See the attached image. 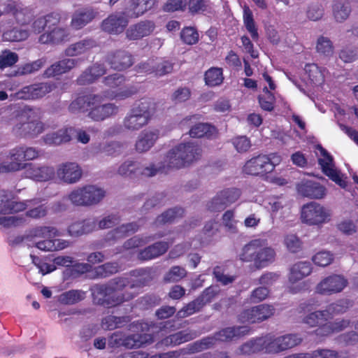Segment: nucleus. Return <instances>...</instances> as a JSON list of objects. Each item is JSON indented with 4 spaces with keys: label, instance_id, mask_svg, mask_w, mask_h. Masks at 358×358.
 Instances as JSON below:
<instances>
[{
    "label": "nucleus",
    "instance_id": "3c124183",
    "mask_svg": "<svg viewBox=\"0 0 358 358\" xmlns=\"http://www.w3.org/2000/svg\"><path fill=\"white\" fill-rule=\"evenodd\" d=\"M243 23L247 31L250 34L253 40H257L259 38L257 28L253 17V14L250 8L245 6L243 8Z\"/></svg>",
    "mask_w": 358,
    "mask_h": 358
},
{
    "label": "nucleus",
    "instance_id": "9b49d317",
    "mask_svg": "<svg viewBox=\"0 0 358 358\" xmlns=\"http://www.w3.org/2000/svg\"><path fill=\"white\" fill-rule=\"evenodd\" d=\"M241 194V190L234 187L221 190L207 203V208L213 212L222 211L236 202Z\"/></svg>",
    "mask_w": 358,
    "mask_h": 358
},
{
    "label": "nucleus",
    "instance_id": "09e8293b",
    "mask_svg": "<svg viewBox=\"0 0 358 358\" xmlns=\"http://www.w3.org/2000/svg\"><path fill=\"white\" fill-rule=\"evenodd\" d=\"M216 132L215 127L206 123H199L193 126L189 131V136L192 138H210Z\"/></svg>",
    "mask_w": 358,
    "mask_h": 358
},
{
    "label": "nucleus",
    "instance_id": "69168bd1",
    "mask_svg": "<svg viewBox=\"0 0 358 358\" xmlns=\"http://www.w3.org/2000/svg\"><path fill=\"white\" fill-rule=\"evenodd\" d=\"M29 36V31L26 29L14 28L6 31L3 38L9 41H21L27 39Z\"/></svg>",
    "mask_w": 358,
    "mask_h": 358
},
{
    "label": "nucleus",
    "instance_id": "f3484780",
    "mask_svg": "<svg viewBox=\"0 0 358 358\" xmlns=\"http://www.w3.org/2000/svg\"><path fill=\"white\" fill-rule=\"evenodd\" d=\"M312 272L311 265L308 262H300L294 264L290 269L289 282L292 284L289 287V292L295 294L300 292L305 287L303 282H300L296 286L294 285L303 278L310 275Z\"/></svg>",
    "mask_w": 358,
    "mask_h": 358
},
{
    "label": "nucleus",
    "instance_id": "cd10ccee",
    "mask_svg": "<svg viewBox=\"0 0 358 358\" xmlns=\"http://www.w3.org/2000/svg\"><path fill=\"white\" fill-rule=\"evenodd\" d=\"M78 63L79 59H63L55 62L47 68L43 72V76L45 78H50L61 76L74 69L78 66Z\"/></svg>",
    "mask_w": 358,
    "mask_h": 358
},
{
    "label": "nucleus",
    "instance_id": "7ed1b4c3",
    "mask_svg": "<svg viewBox=\"0 0 358 358\" xmlns=\"http://www.w3.org/2000/svg\"><path fill=\"white\" fill-rule=\"evenodd\" d=\"M241 261L252 262L256 268H262L273 263L275 258L273 248L266 239H255L246 244L239 254Z\"/></svg>",
    "mask_w": 358,
    "mask_h": 358
},
{
    "label": "nucleus",
    "instance_id": "c03bdc74",
    "mask_svg": "<svg viewBox=\"0 0 358 358\" xmlns=\"http://www.w3.org/2000/svg\"><path fill=\"white\" fill-rule=\"evenodd\" d=\"M185 210L180 207L170 208L159 215L154 224L157 227L166 223L173 222L184 215Z\"/></svg>",
    "mask_w": 358,
    "mask_h": 358
},
{
    "label": "nucleus",
    "instance_id": "393cba45",
    "mask_svg": "<svg viewBox=\"0 0 358 358\" xmlns=\"http://www.w3.org/2000/svg\"><path fill=\"white\" fill-rule=\"evenodd\" d=\"M268 162L267 155H258L246 162L243 166V172L252 176L271 173V166Z\"/></svg>",
    "mask_w": 358,
    "mask_h": 358
},
{
    "label": "nucleus",
    "instance_id": "f8f14e48",
    "mask_svg": "<svg viewBox=\"0 0 358 358\" xmlns=\"http://www.w3.org/2000/svg\"><path fill=\"white\" fill-rule=\"evenodd\" d=\"M348 280L342 275L333 274L323 278L315 287L317 294L330 296L341 292L348 285Z\"/></svg>",
    "mask_w": 358,
    "mask_h": 358
},
{
    "label": "nucleus",
    "instance_id": "774afa93",
    "mask_svg": "<svg viewBox=\"0 0 358 358\" xmlns=\"http://www.w3.org/2000/svg\"><path fill=\"white\" fill-rule=\"evenodd\" d=\"M187 275L186 270L179 266H173L166 274L164 280L166 282H178Z\"/></svg>",
    "mask_w": 358,
    "mask_h": 358
},
{
    "label": "nucleus",
    "instance_id": "2eb2a0df",
    "mask_svg": "<svg viewBox=\"0 0 358 358\" xmlns=\"http://www.w3.org/2000/svg\"><path fill=\"white\" fill-rule=\"evenodd\" d=\"M329 216L328 211L322 206L315 202L304 205L301 210V220L309 225L325 222Z\"/></svg>",
    "mask_w": 358,
    "mask_h": 358
},
{
    "label": "nucleus",
    "instance_id": "4c0bfd02",
    "mask_svg": "<svg viewBox=\"0 0 358 358\" xmlns=\"http://www.w3.org/2000/svg\"><path fill=\"white\" fill-rule=\"evenodd\" d=\"M169 246V243L164 241L157 242L143 250H141L138 255V257L141 260H150L157 258L164 254Z\"/></svg>",
    "mask_w": 358,
    "mask_h": 358
},
{
    "label": "nucleus",
    "instance_id": "f704fd0d",
    "mask_svg": "<svg viewBox=\"0 0 358 358\" xmlns=\"http://www.w3.org/2000/svg\"><path fill=\"white\" fill-rule=\"evenodd\" d=\"M249 328L246 326L226 327L216 332L213 336L215 343L217 341L228 342L247 334Z\"/></svg>",
    "mask_w": 358,
    "mask_h": 358
},
{
    "label": "nucleus",
    "instance_id": "b1692460",
    "mask_svg": "<svg viewBox=\"0 0 358 358\" xmlns=\"http://www.w3.org/2000/svg\"><path fill=\"white\" fill-rule=\"evenodd\" d=\"M118 113L119 107L113 103H98L92 106L87 116L94 121L101 122L117 115Z\"/></svg>",
    "mask_w": 358,
    "mask_h": 358
},
{
    "label": "nucleus",
    "instance_id": "0eeeda50",
    "mask_svg": "<svg viewBox=\"0 0 358 358\" xmlns=\"http://www.w3.org/2000/svg\"><path fill=\"white\" fill-rule=\"evenodd\" d=\"M264 349L268 354H278L299 345L302 339L297 334L276 336L268 334L262 336Z\"/></svg>",
    "mask_w": 358,
    "mask_h": 358
},
{
    "label": "nucleus",
    "instance_id": "338daca9",
    "mask_svg": "<svg viewBox=\"0 0 358 358\" xmlns=\"http://www.w3.org/2000/svg\"><path fill=\"white\" fill-rule=\"evenodd\" d=\"M120 221V217L116 214H110L96 220V229H106L117 225Z\"/></svg>",
    "mask_w": 358,
    "mask_h": 358
},
{
    "label": "nucleus",
    "instance_id": "6e6552de",
    "mask_svg": "<svg viewBox=\"0 0 358 358\" xmlns=\"http://www.w3.org/2000/svg\"><path fill=\"white\" fill-rule=\"evenodd\" d=\"M39 156V151L32 147L21 146L12 149L9 152L10 162H3L0 165V172L16 171L24 168L22 161L34 160Z\"/></svg>",
    "mask_w": 358,
    "mask_h": 358
},
{
    "label": "nucleus",
    "instance_id": "5fc2aeb1",
    "mask_svg": "<svg viewBox=\"0 0 358 358\" xmlns=\"http://www.w3.org/2000/svg\"><path fill=\"white\" fill-rule=\"evenodd\" d=\"M304 70L313 84L320 85L324 83V73L322 69L317 64H307L305 66Z\"/></svg>",
    "mask_w": 358,
    "mask_h": 358
},
{
    "label": "nucleus",
    "instance_id": "ea45409f",
    "mask_svg": "<svg viewBox=\"0 0 358 358\" xmlns=\"http://www.w3.org/2000/svg\"><path fill=\"white\" fill-rule=\"evenodd\" d=\"M96 229V220L95 218H88L71 224L69 227V232L71 236H79L92 232Z\"/></svg>",
    "mask_w": 358,
    "mask_h": 358
},
{
    "label": "nucleus",
    "instance_id": "ddd939ff",
    "mask_svg": "<svg viewBox=\"0 0 358 358\" xmlns=\"http://www.w3.org/2000/svg\"><path fill=\"white\" fill-rule=\"evenodd\" d=\"M274 313L273 306L263 303L243 310L238 315V320L243 323L260 322L271 317Z\"/></svg>",
    "mask_w": 358,
    "mask_h": 358
},
{
    "label": "nucleus",
    "instance_id": "680f3d73",
    "mask_svg": "<svg viewBox=\"0 0 358 358\" xmlns=\"http://www.w3.org/2000/svg\"><path fill=\"white\" fill-rule=\"evenodd\" d=\"M119 264L117 262H108L94 268L95 274L99 278H106L119 271Z\"/></svg>",
    "mask_w": 358,
    "mask_h": 358
},
{
    "label": "nucleus",
    "instance_id": "8fccbe9b",
    "mask_svg": "<svg viewBox=\"0 0 358 358\" xmlns=\"http://www.w3.org/2000/svg\"><path fill=\"white\" fill-rule=\"evenodd\" d=\"M86 293L79 289H71L61 294L59 301L63 304L71 305L83 301L85 298Z\"/></svg>",
    "mask_w": 358,
    "mask_h": 358
},
{
    "label": "nucleus",
    "instance_id": "79ce46f5",
    "mask_svg": "<svg viewBox=\"0 0 358 358\" xmlns=\"http://www.w3.org/2000/svg\"><path fill=\"white\" fill-rule=\"evenodd\" d=\"M329 320L328 317V311L325 310H316L308 314L303 319V322L310 327L321 328L327 323Z\"/></svg>",
    "mask_w": 358,
    "mask_h": 358
},
{
    "label": "nucleus",
    "instance_id": "423d86ee",
    "mask_svg": "<svg viewBox=\"0 0 358 358\" xmlns=\"http://www.w3.org/2000/svg\"><path fill=\"white\" fill-rule=\"evenodd\" d=\"M105 191L96 185H85L72 190L67 198L77 206H92L98 204L105 197Z\"/></svg>",
    "mask_w": 358,
    "mask_h": 358
},
{
    "label": "nucleus",
    "instance_id": "4468645a",
    "mask_svg": "<svg viewBox=\"0 0 358 358\" xmlns=\"http://www.w3.org/2000/svg\"><path fill=\"white\" fill-rule=\"evenodd\" d=\"M317 148L320 151L318 163L322 172L339 186L345 187L346 182L343 179L341 172L335 169L332 157L321 145H317Z\"/></svg>",
    "mask_w": 358,
    "mask_h": 358
},
{
    "label": "nucleus",
    "instance_id": "a18cd8bd",
    "mask_svg": "<svg viewBox=\"0 0 358 358\" xmlns=\"http://www.w3.org/2000/svg\"><path fill=\"white\" fill-rule=\"evenodd\" d=\"M214 336H207L189 344L182 351L185 354H194L212 348L215 344Z\"/></svg>",
    "mask_w": 358,
    "mask_h": 358
},
{
    "label": "nucleus",
    "instance_id": "5701e85b",
    "mask_svg": "<svg viewBox=\"0 0 358 358\" xmlns=\"http://www.w3.org/2000/svg\"><path fill=\"white\" fill-rule=\"evenodd\" d=\"M24 169V176L36 181H48L55 176V170L52 166L29 163L26 164Z\"/></svg>",
    "mask_w": 358,
    "mask_h": 358
},
{
    "label": "nucleus",
    "instance_id": "4d7b16f0",
    "mask_svg": "<svg viewBox=\"0 0 358 358\" xmlns=\"http://www.w3.org/2000/svg\"><path fill=\"white\" fill-rule=\"evenodd\" d=\"M125 322H127V317L108 315L102 319L101 327L105 330H113L122 327Z\"/></svg>",
    "mask_w": 358,
    "mask_h": 358
},
{
    "label": "nucleus",
    "instance_id": "58836bf2",
    "mask_svg": "<svg viewBox=\"0 0 358 358\" xmlns=\"http://www.w3.org/2000/svg\"><path fill=\"white\" fill-rule=\"evenodd\" d=\"M96 45L95 40L87 38L71 44L66 48L64 52L68 57H75L87 52Z\"/></svg>",
    "mask_w": 358,
    "mask_h": 358
},
{
    "label": "nucleus",
    "instance_id": "4be33fe9",
    "mask_svg": "<svg viewBox=\"0 0 358 358\" xmlns=\"http://www.w3.org/2000/svg\"><path fill=\"white\" fill-rule=\"evenodd\" d=\"M70 32L66 27L54 26L41 34L38 42L41 44L59 45L69 40Z\"/></svg>",
    "mask_w": 358,
    "mask_h": 358
},
{
    "label": "nucleus",
    "instance_id": "c9c22d12",
    "mask_svg": "<svg viewBox=\"0 0 358 358\" xmlns=\"http://www.w3.org/2000/svg\"><path fill=\"white\" fill-rule=\"evenodd\" d=\"M139 229V226L136 222L123 224L120 227L110 231L105 237L106 242H115L120 239L124 238L130 234H134Z\"/></svg>",
    "mask_w": 358,
    "mask_h": 358
},
{
    "label": "nucleus",
    "instance_id": "864d4df0",
    "mask_svg": "<svg viewBox=\"0 0 358 358\" xmlns=\"http://www.w3.org/2000/svg\"><path fill=\"white\" fill-rule=\"evenodd\" d=\"M46 63L45 58L38 59L31 63H27L20 66L15 72V76H24L34 73L41 69Z\"/></svg>",
    "mask_w": 358,
    "mask_h": 358
},
{
    "label": "nucleus",
    "instance_id": "f257e3e1",
    "mask_svg": "<svg viewBox=\"0 0 358 358\" xmlns=\"http://www.w3.org/2000/svg\"><path fill=\"white\" fill-rule=\"evenodd\" d=\"M127 287L133 288L134 284H131L126 278H114L106 285H95L91 289L93 300L94 303L103 306H115L134 297L135 294L132 293L120 294L117 292Z\"/></svg>",
    "mask_w": 358,
    "mask_h": 358
},
{
    "label": "nucleus",
    "instance_id": "c85d7f7f",
    "mask_svg": "<svg viewBox=\"0 0 358 358\" xmlns=\"http://www.w3.org/2000/svg\"><path fill=\"white\" fill-rule=\"evenodd\" d=\"M159 136L157 129H148L142 131L135 143L137 152L143 153L150 150L155 144Z\"/></svg>",
    "mask_w": 358,
    "mask_h": 358
},
{
    "label": "nucleus",
    "instance_id": "a211bd4d",
    "mask_svg": "<svg viewBox=\"0 0 358 358\" xmlns=\"http://www.w3.org/2000/svg\"><path fill=\"white\" fill-rule=\"evenodd\" d=\"M5 13L11 14L16 22L22 25L29 24L34 17L32 8L13 1H9L5 5Z\"/></svg>",
    "mask_w": 358,
    "mask_h": 358
},
{
    "label": "nucleus",
    "instance_id": "aec40b11",
    "mask_svg": "<svg viewBox=\"0 0 358 358\" xmlns=\"http://www.w3.org/2000/svg\"><path fill=\"white\" fill-rule=\"evenodd\" d=\"M55 174L60 181L66 184H73L81 178L83 171L77 163L65 162L58 166Z\"/></svg>",
    "mask_w": 358,
    "mask_h": 358
},
{
    "label": "nucleus",
    "instance_id": "052dcab7",
    "mask_svg": "<svg viewBox=\"0 0 358 358\" xmlns=\"http://www.w3.org/2000/svg\"><path fill=\"white\" fill-rule=\"evenodd\" d=\"M205 81L209 86H217L223 81L222 71L220 68H211L206 72Z\"/></svg>",
    "mask_w": 358,
    "mask_h": 358
},
{
    "label": "nucleus",
    "instance_id": "a19ab883",
    "mask_svg": "<svg viewBox=\"0 0 358 358\" xmlns=\"http://www.w3.org/2000/svg\"><path fill=\"white\" fill-rule=\"evenodd\" d=\"M199 336L195 331H181L171 334L162 340L165 345H177L194 339Z\"/></svg>",
    "mask_w": 358,
    "mask_h": 358
},
{
    "label": "nucleus",
    "instance_id": "13d9d810",
    "mask_svg": "<svg viewBox=\"0 0 358 358\" xmlns=\"http://www.w3.org/2000/svg\"><path fill=\"white\" fill-rule=\"evenodd\" d=\"M136 92H137L136 88H135L134 87H126L124 89H120L118 92H103L101 93V94H103V101L106 99H116L122 100V99H127V98L131 96L132 95L135 94Z\"/></svg>",
    "mask_w": 358,
    "mask_h": 358
},
{
    "label": "nucleus",
    "instance_id": "f03ea898",
    "mask_svg": "<svg viewBox=\"0 0 358 358\" xmlns=\"http://www.w3.org/2000/svg\"><path fill=\"white\" fill-rule=\"evenodd\" d=\"M201 155V149L193 143H180L164 155L163 160L156 166L157 173H167L172 169L186 167L198 160Z\"/></svg>",
    "mask_w": 358,
    "mask_h": 358
},
{
    "label": "nucleus",
    "instance_id": "6ab92c4d",
    "mask_svg": "<svg viewBox=\"0 0 358 358\" xmlns=\"http://www.w3.org/2000/svg\"><path fill=\"white\" fill-rule=\"evenodd\" d=\"M103 101V96L100 94H87L80 96L73 100L69 106V110L71 113H88L92 106L101 103Z\"/></svg>",
    "mask_w": 358,
    "mask_h": 358
},
{
    "label": "nucleus",
    "instance_id": "2f4dec72",
    "mask_svg": "<svg viewBox=\"0 0 358 358\" xmlns=\"http://www.w3.org/2000/svg\"><path fill=\"white\" fill-rule=\"evenodd\" d=\"M298 192L303 196L313 199H321L325 195V188L318 182L303 180L297 186Z\"/></svg>",
    "mask_w": 358,
    "mask_h": 358
},
{
    "label": "nucleus",
    "instance_id": "bf43d9fd",
    "mask_svg": "<svg viewBox=\"0 0 358 358\" xmlns=\"http://www.w3.org/2000/svg\"><path fill=\"white\" fill-rule=\"evenodd\" d=\"M92 268V265L88 263L72 264L70 268H66L65 274L73 278H78L83 274L90 272Z\"/></svg>",
    "mask_w": 358,
    "mask_h": 358
},
{
    "label": "nucleus",
    "instance_id": "473e14b6",
    "mask_svg": "<svg viewBox=\"0 0 358 358\" xmlns=\"http://www.w3.org/2000/svg\"><path fill=\"white\" fill-rule=\"evenodd\" d=\"M350 324L348 319H336L333 322L327 321L324 325L315 330V334L320 337L329 336L334 333H338L347 329Z\"/></svg>",
    "mask_w": 358,
    "mask_h": 358
},
{
    "label": "nucleus",
    "instance_id": "49530a36",
    "mask_svg": "<svg viewBox=\"0 0 358 358\" xmlns=\"http://www.w3.org/2000/svg\"><path fill=\"white\" fill-rule=\"evenodd\" d=\"M69 243L61 239L45 238L36 243V247L43 251H55L67 248Z\"/></svg>",
    "mask_w": 358,
    "mask_h": 358
},
{
    "label": "nucleus",
    "instance_id": "412c9836",
    "mask_svg": "<svg viewBox=\"0 0 358 358\" xmlns=\"http://www.w3.org/2000/svg\"><path fill=\"white\" fill-rule=\"evenodd\" d=\"M128 23L129 20L124 12L115 13L103 20L101 29L110 34H119L124 30Z\"/></svg>",
    "mask_w": 358,
    "mask_h": 358
},
{
    "label": "nucleus",
    "instance_id": "e2e57ef3",
    "mask_svg": "<svg viewBox=\"0 0 358 358\" xmlns=\"http://www.w3.org/2000/svg\"><path fill=\"white\" fill-rule=\"evenodd\" d=\"M264 94L259 96V103L261 108L267 111H271L274 107L275 96L266 87L263 89Z\"/></svg>",
    "mask_w": 358,
    "mask_h": 358
},
{
    "label": "nucleus",
    "instance_id": "a878e982",
    "mask_svg": "<svg viewBox=\"0 0 358 358\" xmlns=\"http://www.w3.org/2000/svg\"><path fill=\"white\" fill-rule=\"evenodd\" d=\"M106 61L112 69L117 71L127 69L134 64L132 55L129 52L122 50L108 53Z\"/></svg>",
    "mask_w": 358,
    "mask_h": 358
},
{
    "label": "nucleus",
    "instance_id": "e433bc0d",
    "mask_svg": "<svg viewBox=\"0 0 358 358\" xmlns=\"http://www.w3.org/2000/svg\"><path fill=\"white\" fill-rule=\"evenodd\" d=\"M97 15V12L92 8H84L77 10L73 15L71 25L79 30L90 23Z\"/></svg>",
    "mask_w": 358,
    "mask_h": 358
},
{
    "label": "nucleus",
    "instance_id": "bb28decb",
    "mask_svg": "<svg viewBox=\"0 0 358 358\" xmlns=\"http://www.w3.org/2000/svg\"><path fill=\"white\" fill-rule=\"evenodd\" d=\"M155 29V24L150 20H143L131 25L125 32L126 37L130 41L140 40L150 35Z\"/></svg>",
    "mask_w": 358,
    "mask_h": 358
},
{
    "label": "nucleus",
    "instance_id": "9d476101",
    "mask_svg": "<svg viewBox=\"0 0 358 358\" xmlns=\"http://www.w3.org/2000/svg\"><path fill=\"white\" fill-rule=\"evenodd\" d=\"M117 173L122 177L129 178H135L141 175L145 177H152L157 173V170L156 165L154 164L142 168L138 162L127 159L119 166Z\"/></svg>",
    "mask_w": 358,
    "mask_h": 358
},
{
    "label": "nucleus",
    "instance_id": "7c9ffc66",
    "mask_svg": "<svg viewBox=\"0 0 358 358\" xmlns=\"http://www.w3.org/2000/svg\"><path fill=\"white\" fill-rule=\"evenodd\" d=\"M61 21V15L58 13H51L45 16L39 17L36 19L31 26V31L39 34L46 29L59 24Z\"/></svg>",
    "mask_w": 358,
    "mask_h": 358
},
{
    "label": "nucleus",
    "instance_id": "c756f323",
    "mask_svg": "<svg viewBox=\"0 0 358 358\" xmlns=\"http://www.w3.org/2000/svg\"><path fill=\"white\" fill-rule=\"evenodd\" d=\"M122 149V143L117 141H106L94 144L92 152L96 156L115 157L121 154Z\"/></svg>",
    "mask_w": 358,
    "mask_h": 358
},
{
    "label": "nucleus",
    "instance_id": "37998d69",
    "mask_svg": "<svg viewBox=\"0 0 358 358\" xmlns=\"http://www.w3.org/2000/svg\"><path fill=\"white\" fill-rule=\"evenodd\" d=\"M333 15L337 22H343L350 16L352 9L345 0H336L332 6Z\"/></svg>",
    "mask_w": 358,
    "mask_h": 358
},
{
    "label": "nucleus",
    "instance_id": "de8ad7c7",
    "mask_svg": "<svg viewBox=\"0 0 358 358\" xmlns=\"http://www.w3.org/2000/svg\"><path fill=\"white\" fill-rule=\"evenodd\" d=\"M238 354L250 355L264 350L262 337L251 339L239 347Z\"/></svg>",
    "mask_w": 358,
    "mask_h": 358
},
{
    "label": "nucleus",
    "instance_id": "1a4fd4ad",
    "mask_svg": "<svg viewBox=\"0 0 358 358\" xmlns=\"http://www.w3.org/2000/svg\"><path fill=\"white\" fill-rule=\"evenodd\" d=\"M152 342L153 338L151 334H136L126 335L120 331L112 334L108 339V344L112 348L123 346L129 349L141 348Z\"/></svg>",
    "mask_w": 358,
    "mask_h": 358
},
{
    "label": "nucleus",
    "instance_id": "20e7f679",
    "mask_svg": "<svg viewBox=\"0 0 358 358\" xmlns=\"http://www.w3.org/2000/svg\"><path fill=\"white\" fill-rule=\"evenodd\" d=\"M155 113V103L149 99L136 103L123 119L124 129L137 131L146 126Z\"/></svg>",
    "mask_w": 358,
    "mask_h": 358
},
{
    "label": "nucleus",
    "instance_id": "72a5a7b5",
    "mask_svg": "<svg viewBox=\"0 0 358 358\" xmlns=\"http://www.w3.org/2000/svg\"><path fill=\"white\" fill-rule=\"evenodd\" d=\"M156 0H130L129 5L124 12L127 17L136 18L151 9Z\"/></svg>",
    "mask_w": 358,
    "mask_h": 358
},
{
    "label": "nucleus",
    "instance_id": "dca6fc26",
    "mask_svg": "<svg viewBox=\"0 0 358 358\" xmlns=\"http://www.w3.org/2000/svg\"><path fill=\"white\" fill-rule=\"evenodd\" d=\"M55 88L56 85L52 82L34 83L22 87L16 92L15 96L20 99H37L45 96Z\"/></svg>",
    "mask_w": 358,
    "mask_h": 358
},
{
    "label": "nucleus",
    "instance_id": "39448f33",
    "mask_svg": "<svg viewBox=\"0 0 358 358\" xmlns=\"http://www.w3.org/2000/svg\"><path fill=\"white\" fill-rule=\"evenodd\" d=\"M41 118L40 109L25 107L17 117V123L15 125L14 130L22 136L35 138L45 129Z\"/></svg>",
    "mask_w": 358,
    "mask_h": 358
},
{
    "label": "nucleus",
    "instance_id": "603ef678",
    "mask_svg": "<svg viewBox=\"0 0 358 358\" xmlns=\"http://www.w3.org/2000/svg\"><path fill=\"white\" fill-rule=\"evenodd\" d=\"M316 51L320 55L329 57L333 55L334 47L329 38L320 36L317 39Z\"/></svg>",
    "mask_w": 358,
    "mask_h": 358
},
{
    "label": "nucleus",
    "instance_id": "0e129e2a",
    "mask_svg": "<svg viewBox=\"0 0 358 358\" xmlns=\"http://www.w3.org/2000/svg\"><path fill=\"white\" fill-rule=\"evenodd\" d=\"M19 59L17 53L10 50H4L0 54V69L11 67Z\"/></svg>",
    "mask_w": 358,
    "mask_h": 358
},
{
    "label": "nucleus",
    "instance_id": "6e6d98bb",
    "mask_svg": "<svg viewBox=\"0 0 358 358\" xmlns=\"http://www.w3.org/2000/svg\"><path fill=\"white\" fill-rule=\"evenodd\" d=\"M201 299L199 297L195 300L191 301L182 309H180L176 314L178 318H185L192 314L198 312L204 306L203 302H201Z\"/></svg>",
    "mask_w": 358,
    "mask_h": 358
}]
</instances>
